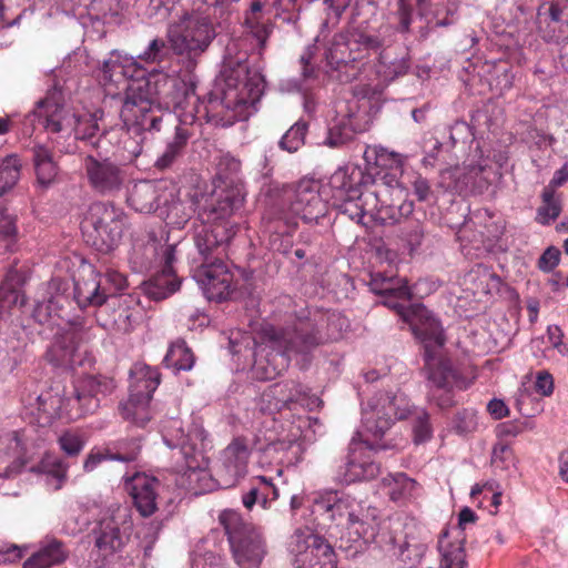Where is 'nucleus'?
I'll use <instances>...</instances> for the list:
<instances>
[{"label": "nucleus", "instance_id": "nucleus-2", "mask_svg": "<svg viewBox=\"0 0 568 568\" xmlns=\"http://www.w3.org/2000/svg\"><path fill=\"white\" fill-rule=\"evenodd\" d=\"M312 514L316 521L318 532L333 537V529L344 517L347 518L349 529L362 539L365 545L375 544L382 550L395 549L396 539L389 530L378 529L376 523L378 510L369 505L365 506L351 496L337 497L336 493L321 496L314 500Z\"/></svg>", "mask_w": 568, "mask_h": 568}, {"label": "nucleus", "instance_id": "nucleus-13", "mask_svg": "<svg viewBox=\"0 0 568 568\" xmlns=\"http://www.w3.org/2000/svg\"><path fill=\"white\" fill-rule=\"evenodd\" d=\"M215 20L207 13H199L186 27L172 33L170 43L173 51L187 59V69H194L196 59L204 53L215 38Z\"/></svg>", "mask_w": 568, "mask_h": 568}, {"label": "nucleus", "instance_id": "nucleus-3", "mask_svg": "<svg viewBox=\"0 0 568 568\" xmlns=\"http://www.w3.org/2000/svg\"><path fill=\"white\" fill-rule=\"evenodd\" d=\"M160 74L163 72L146 75L142 68V73L130 79L125 88L120 118L128 132L134 136H142L145 132H160L162 123L172 126L175 122L172 112H165L160 106Z\"/></svg>", "mask_w": 568, "mask_h": 568}, {"label": "nucleus", "instance_id": "nucleus-41", "mask_svg": "<svg viewBox=\"0 0 568 568\" xmlns=\"http://www.w3.org/2000/svg\"><path fill=\"white\" fill-rule=\"evenodd\" d=\"M304 395L305 390L302 384L294 381H287L271 385L263 392L262 399L267 402L275 399L274 409L278 410L290 403L297 402Z\"/></svg>", "mask_w": 568, "mask_h": 568}, {"label": "nucleus", "instance_id": "nucleus-20", "mask_svg": "<svg viewBox=\"0 0 568 568\" xmlns=\"http://www.w3.org/2000/svg\"><path fill=\"white\" fill-rule=\"evenodd\" d=\"M444 345H429L424 347V362L429 383V400L440 408L453 404L450 388L456 381V372L449 361L439 356Z\"/></svg>", "mask_w": 568, "mask_h": 568}, {"label": "nucleus", "instance_id": "nucleus-55", "mask_svg": "<svg viewBox=\"0 0 568 568\" xmlns=\"http://www.w3.org/2000/svg\"><path fill=\"white\" fill-rule=\"evenodd\" d=\"M426 550L427 546L425 544L406 540L400 546L398 557L407 568H416L420 564Z\"/></svg>", "mask_w": 568, "mask_h": 568}, {"label": "nucleus", "instance_id": "nucleus-40", "mask_svg": "<svg viewBox=\"0 0 568 568\" xmlns=\"http://www.w3.org/2000/svg\"><path fill=\"white\" fill-rule=\"evenodd\" d=\"M448 531L444 530L437 544L440 554L439 568H466V550L465 540L459 539L456 541L447 540Z\"/></svg>", "mask_w": 568, "mask_h": 568}, {"label": "nucleus", "instance_id": "nucleus-12", "mask_svg": "<svg viewBox=\"0 0 568 568\" xmlns=\"http://www.w3.org/2000/svg\"><path fill=\"white\" fill-rule=\"evenodd\" d=\"M315 529L300 527L288 541V551L296 568H336L335 552L327 539Z\"/></svg>", "mask_w": 568, "mask_h": 568}, {"label": "nucleus", "instance_id": "nucleus-28", "mask_svg": "<svg viewBox=\"0 0 568 568\" xmlns=\"http://www.w3.org/2000/svg\"><path fill=\"white\" fill-rule=\"evenodd\" d=\"M160 481L144 474H136L125 483V489L132 497L138 511L149 517L158 509L156 497Z\"/></svg>", "mask_w": 568, "mask_h": 568}, {"label": "nucleus", "instance_id": "nucleus-6", "mask_svg": "<svg viewBox=\"0 0 568 568\" xmlns=\"http://www.w3.org/2000/svg\"><path fill=\"white\" fill-rule=\"evenodd\" d=\"M219 521L225 530L236 565L240 568H260L267 552L261 530L232 509L223 510Z\"/></svg>", "mask_w": 568, "mask_h": 568}, {"label": "nucleus", "instance_id": "nucleus-35", "mask_svg": "<svg viewBox=\"0 0 568 568\" xmlns=\"http://www.w3.org/2000/svg\"><path fill=\"white\" fill-rule=\"evenodd\" d=\"M164 203L160 207V216L165 223L175 229H182L190 221L194 213L192 200H180L175 197L173 190H168Z\"/></svg>", "mask_w": 568, "mask_h": 568}, {"label": "nucleus", "instance_id": "nucleus-43", "mask_svg": "<svg viewBox=\"0 0 568 568\" xmlns=\"http://www.w3.org/2000/svg\"><path fill=\"white\" fill-rule=\"evenodd\" d=\"M369 287L372 292L381 296L384 294H394L397 297L405 300H412L413 297L405 278L387 276L381 272L372 275Z\"/></svg>", "mask_w": 568, "mask_h": 568}, {"label": "nucleus", "instance_id": "nucleus-24", "mask_svg": "<svg viewBox=\"0 0 568 568\" xmlns=\"http://www.w3.org/2000/svg\"><path fill=\"white\" fill-rule=\"evenodd\" d=\"M250 452L242 438H235L222 454V464L217 470L223 487L233 486L246 471Z\"/></svg>", "mask_w": 568, "mask_h": 568}, {"label": "nucleus", "instance_id": "nucleus-32", "mask_svg": "<svg viewBox=\"0 0 568 568\" xmlns=\"http://www.w3.org/2000/svg\"><path fill=\"white\" fill-rule=\"evenodd\" d=\"M169 244H161L153 233H149L146 239L136 240L132 246L130 264L136 273L148 271L158 260L163 264V248Z\"/></svg>", "mask_w": 568, "mask_h": 568}, {"label": "nucleus", "instance_id": "nucleus-63", "mask_svg": "<svg viewBox=\"0 0 568 568\" xmlns=\"http://www.w3.org/2000/svg\"><path fill=\"white\" fill-rule=\"evenodd\" d=\"M414 440L415 443H424L432 436V427L429 424V416L426 412L420 410L417 413L414 426Z\"/></svg>", "mask_w": 568, "mask_h": 568}, {"label": "nucleus", "instance_id": "nucleus-30", "mask_svg": "<svg viewBox=\"0 0 568 568\" xmlns=\"http://www.w3.org/2000/svg\"><path fill=\"white\" fill-rule=\"evenodd\" d=\"M168 189L161 183L152 181H140L135 183L128 196L129 205L140 213H151L160 210V200L164 199Z\"/></svg>", "mask_w": 568, "mask_h": 568}, {"label": "nucleus", "instance_id": "nucleus-38", "mask_svg": "<svg viewBox=\"0 0 568 568\" xmlns=\"http://www.w3.org/2000/svg\"><path fill=\"white\" fill-rule=\"evenodd\" d=\"M206 432L201 425L194 424L189 429L187 434L182 433L178 442L181 453L186 459L187 467L195 470L200 467L196 462L197 455H202L205 449Z\"/></svg>", "mask_w": 568, "mask_h": 568}, {"label": "nucleus", "instance_id": "nucleus-17", "mask_svg": "<svg viewBox=\"0 0 568 568\" xmlns=\"http://www.w3.org/2000/svg\"><path fill=\"white\" fill-rule=\"evenodd\" d=\"M113 387L112 379L102 376H87L80 379L68 396L63 395L62 416L78 419L87 414H93L100 406V396L111 393Z\"/></svg>", "mask_w": 568, "mask_h": 568}, {"label": "nucleus", "instance_id": "nucleus-59", "mask_svg": "<svg viewBox=\"0 0 568 568\" xmlns=\"http://www.w3.org/2000/svg\"><path fill=\"white\" fill-rule=\"evenodd\" d=\"M169 55V48L163 39H153L139 59L146 63L162 62Z\"/></svg>", "mask_w": 568, "mask_h": 568}, {"label": "nucleus", "instance_id": "nucleus-61", "mask_svg": "<svg viewBox=\"0 0 568 568\" xmlns=\"http://www.w3.org/2000/svg\"><path fill=\"white\" fill-rule=\"evenodd\" d=\"M452 427L458 435L474 432L477 427L475 413L466 409L458 412L452 422Z\"/></svg>", "mask_w": 568, "mask_h": 568}, {"label": "nucleus", "instance_id": "nucleus-29", "mask_svg": "<svg viewBox=\"0 0 568 568\" xmlns=\"http://www.w3.org/2000/svg\"><path fill=\"white\" fill-rule=\"evenodd\" d=\"M80 339L75 331L57 335L47 351V359L54 366L73 367L80 364Z\"/></svg>", "mask_w": 568, "mask_h": 568}, {"label": "nucleus", "instance_id": "nucleus-14", "mask_svg": "<svg viewBox=\"0 0 568 568\" xmlns=\"http://www.w3.org/2000/svg\"><path fill=\"white\" fill-rule=\"evenodd\" d=\"M383 304L396 311V313L408 323L416 338L420 341L423 347L429 345H445L446 337L439 322L422 304H415L406 307L400 302L409 300L399 298L394 294H384Z\"/></svg>", "mask_w": 568, "mask_h": 568}, {"label": "nucleus", "instance_id": "nucleus-37", "mask_svg": "<svg viewBox=\"0 0 568 568\" xmlns=\"http://www.w3.org/2000/svg\"><path fill=\"white\" fill-rule=\"evenodd\" d=\"M264 3L261 0H252L250 8L244 14V27L246 32L256 41L260 52L265 49L266 41L271 33L270 24L263 17Z\"/></svg>", "mask_w": 568, "mask_h": 568}, {"label": "nucleus", "instance_id": "nucleus-62", "mask_svg": "<svg viewBox=\"0 0 568 568\" xmlns=\"http://www.w3.org/2000/svg\"><path fill=\"white\" fill-rule=\"evenodd\" d=\"M39 552L42 555V557H44L50 566L60 564L67 558V551L63 547V544L57 539L50 540L39 550Z\"/></svg>", "mask_w": 568, "mask_h": 568}, {"label": "nucleus", "instance_id": "nucleus-42", "mask_svg": "<svg viewBox=\"0 0 568 568\" xmlns=\"http://www.w3.org/2000/svg\"><path fill=\"white\" fill-rule=\"evenodd\" d=\"M480 165L455 166L445 169L440 172V184L447 189V180H450L448 187L458 193L468 190L473 180L481 173Z\"/></svg>", "mask_w": 568, "mask_h": 568}, {"label": "nucleus", "instance_id": "nucleus-25", "mask_svg": "<svg viewBox=\"0 0 568 568\" xmlns=\"http://www.w3.org/2000/svg\"><path fill=\"white\" fill-rule=\"evenodd\" d=\"M566 1L545 0L537 9V26L542 38L550 42L568 31V20L565 19Z\"/></svg>", "mask_w": 568, "mask_h": 568}, {"label": "nucleus", "instance_id": "nucleus-5", "mask_svg": "<svg viewBox=\"0 0 568 568\" xmlns=\"http://www.w3.org/2000/svg\"><path fill=\"white\" fill-rule=\"evenodd\" d=\"M241 163L230 155L220 158L216 164L215 186L205 199L203 216L207 220L234 215L242 209L245 192L237 178Z\"/></svg>", "mask_w": 568, "mask_h": 568}, {"label": "nucleus", "instance_id": "nucleus-15", "mask_svg": "<svg viewBox=\"0 0 568 568\" xmlns=\"http://www.w3.org/2000/svg\"><path fill=\"white\" fill-rule=\"evenodd\" d=\"M133 528L131 509L129 506H116L110 509V514L105 516L94 530L95 548L98 555L102 557L100 566L105 560L121 550L128 541Z\"/></svg>", "mask_w": 568, "mask_h": 568}, {"label": "nucleus", "instance_id": "nucleus-9", "mask_svg": "<svg viewBox=\"0 0 568 568\" xmlns=\"http://www.w3.org/2000/svg\"><path fill=\"white\" fill-rule=\"evenodd\" d=\"M203 212L204 204L199 210L203 225L194 235L195 247L202 257L201 267L224 262L230 242L237 231V224L230 220L231 216L207 220Z\"/></svg>", "mask_w": 568, "mask_h": 568}, {"label": "nucleus", "instance_id": "nucleus-60", "mask_svg": "<svg viewBox=\"0 0 568 568\" xmlns=\"http://www.w3.org/2000/svg\"><path fill=\"white\" fill-rule=\"evenodd\" d=\"M353 132L354 129L352 124L342 121L329 129L326 144L332 148L339 146L352 139Z\"/></svg>", "mask_w": 568, "mask_h": 568}, {"label": "nucleus", "instance_id": "nucleus-53", "mask_svg": "<svg viewBox=\"0 0 568 568\" xmlns=\"http://www.w3.org/2000/svg\"><path fill=\"white\" fill-rule=\"evenodd\" d=\"M265 457H268L277 463H291L288 453L296 454L300 450V445L292 440H277L267 444L261 448Z\"/></svg>", "mask_w": 568, "mask_h": 568}, {"label": "nucleus", "instance_id": "nucleus-1", "mask_svg": "<svg viewBox=\"0 0 568 568\" xmlns=\"http://www.w3.org/2000/svg\"><path fill=\"white\" fill-rule=\"evenodd\" d=\"M347 320L337 313H314L297 316L292 325L267 332L272 352L267 354L268 366L265 379H272L288 365L296 361L300 368L305 369L312 362L313 351L321 345L337 341Z\"/></svg>", "mask_w": 568, "mask_h": 568}, {"label": "nucleus", "instance_id": "nucleus-44", "mask_svg": "<svg viewBox=\"0 0 568 568\" xmlns=\"http://www.w3.org/2000/svg\"><path fill=\"white\" fill-rule=\"evenodd\" d=\"M22 283L23 280L19 272L10 271L7 274L0 285V315H7L9 310L17 304H24V296L19 290Z\"/></svg>", "mask_w": 568, "mask_h": 568}, {"label": "nucleus", "instance_id": "nucleus-48", "mask_svg": "<svg viewBox=\"0 0 568 568\" xmlns=\"http://www.w3.org/2000/svg\"><path fill=\"white\" fill-rule=\"evenodd\" d=\"M383 486L387 488V495L393 501L404 500L410 497L417 486V483L407 477L404 473L388 475L384 477Z\"/></svg>", "mask_w": 568, "mask_h": 568}, {"label": "nucleus", "instance_id": "nucleus-49", "mask_svg": "<svg viewBox=\"0 0 568 568\" xmlns=\"http://www.w3.org/2000/svg\"><path fill=\"white\" fill-rule=\"evenodd\" d=\"M194 362L195 358L192 351L183 341L173 343L163 359L166 367H173L176 371H190Z\"/></svg>", "mask_w": 568, "mask_h": 568}, {"label": "nucleus", "instance_id": "nucleus-8", "mask_svg": "<svg viewBox=\"0 0 568 568\" xmlns=\"http://www.w3.org/2000/svg\"><path fill=\"white\" fill-rule=\"evenodd\" d=\"M28 118H33V121L37 120L49 132L74 133V138L80 140L91 139L99 130L98 123L93 118L78 116L58 103L54 98L40 100Z\"/></svg>", "mask_w": 568, "mask_h": 568}, {"label": "nucleus", "instance_id": "nucleus-27", "mask_svg": "<svg viewBox=\"0 0 568 568\" xmlns=\"http://www.w3.org/2000/svg\"><path fill=\"white\" fill-rule=\"evenodd\" d=\"M408 68L409 64L405 58H394L389 51H383L379 54L378 62L375 64V72L379 79V83L376 85H363L359 90V94L367 99L379 95L389 82L404 75Z\"/></svg>", "mask_w": 568, "mask_h": 568}, {"label": "nucleus", "instance_id": "nucleus-7", "mask_svg": "<svg viewBox=\"0 0 568 568\" xmlns=\"http://www.w3.org/2000/svg\"><path fill=\"white\" fill-rule=\"evenodd\" d=\"M128 226L125 213L111 203L91 204L82 223L87 242L101 253H109L122 241Z\"/></svg>", "mask_w": 568, "mask_h": 568}, {"label": "nucleus", "instance_id": "nucleus-4", "mask_svg": "<svg viewBox=\"0 0 568 568\" xmlns=\"http://www.w3.org/2000/svg\"><path fill=\"white\" fill-rule=\"evenodd\" d=\"M224 88L221 106L225 113L221 118L223 125L247 120L263 93V77L251 70L246 60L230 59L224 63Z\"/></svg>", "mask_w": 568, "mask_h": 568}, {"label": "nucleus", "instance_id": "nucleus-64", "mask_svg": "<svg viewBox=\"0 0 568 568\" xmlns=\"http://www.w3.org/2000/svg\"><path fill=\"white\" fill-rule=\"evenodd\" d=\"M413 194L416 196L419 202H430L436 200L435 193L432 190L429 181L417 174L412 181Z\"/></svg>", "mask_w": 568, "mask_h": 568}, {"label": "nucleus", "instance_id": "nucleus-16", "mask_svg": "<svg viewBox=\"0 0 568 568\" xmlns=\"http://www.w3.org/2000/svg\"><path fill=\"white\" fill-rule=\"evenodd\" d=\"M288 206V211L294 215H300L307 223L318 221L325 216L326 206L311 182H302L295 189L287 187L283 191L280 202L272 205L270 215L287 216L284 207Z\"/></svg>", "mask_w": 568, "mask_h": 568}, {"label": "nucleus", "instance_id": "nucleus-56", "mask_svg": "<svg viewBox=\"0 0 568 568\" xmlns=\"http://www.w3.org/2000/svg\"><path fill=\"white\" fill-rule=\"evenodd\" d=\"M306 123H295L292 125L280 141V146L290 153L296 152L303 144L306 134Z\"/></svg>", "mask_w": 568, "mask_h": 568}, {"label": "nucleus", "instance_id": "nucleus-18", "mask_svg": "<svg viewBox=\"0 0 568 568\" xmlns=\"http://www.w3.org/2000/svg\"><path fill=\"white\" fill-rule=\"evenodd\" d=\"M82 169L88 185L102 196L118 194L128 181L125 168L110 158L88 154L82 159Z\"/></svg>", "mask_w": 568, "mask_h": 568}, {"label": "nucleus", "instance_id": "nucleus-31", "mask_svg": "<svg viewBox=\"0 0 568 568\" xmlns=\"http://www.w3.org/2000/svg\"><path fill=\"white\" fill-rule=\"evenodd\" d=\"M201 268L207 298L217 302L226 300L232 293L233 275L227 270L225 261Z\"/></svg>", "mask_w": 568, "mask_h": 568}, {"label": "nucleus", "instance_id": "nucleus-11", "mask_svg": "<svg viewBox=\"0 0 568 568\" xmlns=\"http://www.w3.org/2000/svg\"><path fill=\"white\" fill-rule=\"evenodd\" d=\"M159 384L158 369L142 363L135 364L131 369L129 398L120 405L122 417L139 427H144L151 419L149 403Z\"/></svg>", "mask_w": 568, "mask_h": 568}, {"label": "nucleus", "instance_id": "nucleus-58", "mask_svg": "<svg viewBox=\"0 0 568 568\" xmlns=\"http://www.w3.org/2000/svg\"><path fill=\"white\" fill-rule=\"evenodd\" d=\"M192 122H183L182 119H178L176 122L172 124V126H166L164 123L161 124L162 130H173L174 135L171 141L168 142L166 146L182 153L184 148L187 144L190 139V132L186 128V124H191Z\"/></svg>", "mask_w": 568, "mask_h": 568}, {"label": "nucleus", "instance_id": "nucleus-23", "mask_svg": "<svg viewBox=\"0 0 568 568\" xmlns=\"http://www.w3.org/2000/svg\"><path fill=\"white\" fill-rule=\"evenodd\" d=\"M332 183L339 189L341 203L337 206L341 213L353 221L361 222L366 212L367 197L375 196V193H363L358 186L348 181L345 172L335 173Z\"/></svg>", "mask_w": 568, "mask_h": 568}, {"label": "nucleus", "instance_id": "nucleus-22", "mask_svg": "<svg viewBox=\"0 0 568 568\" xmlns=\"http://www.w3.org/2000/svg\"><path fill=\"white\" fill-rule=\"evenodd\" d=\"M162 271L143 284L145 295L154 301H162L180 288L181 281L175 275L173 263L175 262V245H168L162 253Z\"/></svg>", "mask_w": 568, "mask_h": 568}, {"label": "nucleus", "instance_id": "nucleus-39", "mask_svg": "<svg viewBox=\"0 0 568 568\" xmlns=\"http://www.w3.org/2000/svg\"><path fill=\"white\" fill-rule=\"evenodd\" d=\"M257 484L252 485L250 489L242 495L243 506L251 510L256 504L263 509H270L272 503L278 497L277 488L272 484L271 479L264 476L256 478Z\"/></svg>", "mask_w": 568, "mask_h": 568}, {"label": "nucleus", "instance_id": "nucleus-50", "mask_svg": "<svg viewBox=\"0 0 568 568\" xmlns=\"http://www.w3.org/2000/svg\"><path fill=\"white\" fill-rule=\"evenodd\" d=\"M490 463L496 473H509L516 470L517 460L510 445L499 440L493 447Z\"/></svg>", "mask_w": 568, "mask_h": 568}, {"label": "nucleus", "instance_id": "nucleus-45", "mask_svg": "<svg viewBox=\"0 0 568 568\" xmlns=\"http://www.w3.org/2000/svg\"><path fill=\"white\" fill-rule=\"evenodd\" d=\"M64 389L60 385L50 387L37 397V409L47 422L62 416Z\"/></svg>", "mask_w": 568, "mask_h": 568}, {"label": "nucleus", "instance_id": "nucleus-34", "mask_svg": "<svg viewBox=\"0 0 568 568\" xmlns=\"http://www.w3.org/2000/svg\"><path fill=\"white\" fill-rule=\"evenodd\" d=\"M142 73V67L133 57L122 55L113 51L108 60L102 64V77L105 82L119 84L121 81L130 79Z\"/></svg>", "mask_w": 568, "mask_h": 568}, {"label": "nucleus", "instance_id": "nucleus-33", "mask_svg": "<svg viewBox=\"0 0 568 568\" xmlns=\"http://www.w3.org/2000/svg\"><path fill=\"white\" fill-rule=\"evenodd\" d=\"M106 304L112 306V324L116 331L128 333L139 320L141 310L138 301L131 295L110 294Z\"/></svg>", "mask_w": 568, "mask_h": 568}, {"label": "nucleus", "instance_id": "nucleus-57", "mask_svg": "<svg viewBox=\"0 0 568 568\" xmlns=\"http://www.w3.org/2000/svg\"><path fill=\"white\" fill-rule=\"evenodd\" d=\"M58 445L68 457H77L83 450L85 440L81 434L67 430L59 436Z\"/></svg>", "mask_w": 568, "mask_h": 568}, {"label": "nucleus", "instance_id": "nucleus-52", "mask_svg": "<svg viewBox=\"0 0 568 568\" xmlns=\"http://www.w3.org/2000/svg\"><path fill=\"white\" fill-rule=\"evenodd\" d=\"M541 197L542 204L538 207L537 220L541 224H549L559 216L561 206L555 199V191L551 187H545Z\"/></svg>", "mask_w": 568, "mask_h": 568}, {"label": "nucleus", "instance_id": "nucleus-54", "mask_svg": "<svg viewBox=\"0 0 568 568\" xmlns=\"http://www.w3.org/2000/svg\"><path fill=\"white\" fill-rule=\"evenodd\" d=\"M68 467L64 460L50 453L44 454L38 465L40 471L51 475L58 480L57 489L61 487L62 481L67 478Z\"/></svg>", "mask_w": 568, "mask_h": 568}, {"label": "nucleus", "instance_id": "nucleus-47", "mask_svg": "<svg viewBox=\"0 0 568 568\" xmlns=\"http://www.w3.org/2000/svg\"><path fill=\"white\" fill-rule=\"evenodd\" d=\"M22 162L17 154L0 159V197L11 191L21 176Z\"/></svg>", "mask_w": 568, "mask_h": 568}, {"label": "nucleus", "instance_id": "nucleus-26", "mask_svg": "<svg viewBox=\"0 0 568 568\" xmlns=\"http://www.w3.org/2000/svg\"><path fill=\"white\" fill-rule=\"evenodd\" d=\"M73 282V297L80 308L101 306L106 303L110 294L105 293L100 275L91 266L79 272Z\"/></svg>", "mask_w": 568, "mask_h": 568}, {"label": "nucleus", "instance_id": "nucleus-46", "mask_svg": "<svg viewBox=\"0 0 568 568\" xmlns=\"http://www.w3.org/2000/svg\"><path fill=\"white\" fill-rule=\"evenodd\" d=\"M267 219L268 230L272 233L271 245L273 250L287 254L292 248V235L286 225L288 216L275 215L272 217L268 211Z\"/></svg>", "mask_w": 568, "mask_h": 568}, {"label": "nucleus", "instance_id": "nucleus-51", "mask_svg": "<svg viewBox=\"0 0 568 568\" xmlns=\"http://www.w3.org/2000/svg\"><path fill=\"white\" fill-rule=\"evenodd\" d=\"M140 438L121 439L110 447V460L135 462L141 453Z\"/></svg>", "mask_w": 568, "mask_h": 568}, {"label": "nucleus", "instance_id": "nucleus-19", "mask_svg": "<svg viewBox=\"0 0 568 568\" xmlns=\"http://www.w3.org/2000/svg\"><path fill=\"white\" fill-rule=\"evenodd\" d=\"M162 79L159 83L161 89V102L166 108H173L175 121L182 119L183 122H193L201 111L200 98L195 93V83L192 79L185 81L178 77L166 73L160 74Z\"/></svg>", "mask_w": 568, "mask_h": 568}, {"label": "nucleus", "instance_id": "nucleus-10", "mask_svg": "<svg viewBox=\"0 0 568 568\" xmlns=\"http://www.w3.org/2000/svg\"><path fill=\"white\" fill-rule=\"evenodd\" d=\"M412 413V405L402 392L376 393L363 408L366 432L375 439H382L395 420L405 419Z\"/></svg>", "mask_w": 568, "mask_h": 568}, {"label": "nucleus", "instance_id": "nucleus-21", "mask_svg": "<svg viewBox=\"0 0 568 568\" xmlns=\"http://www.w3.org/2000/svg\"><path fill=\"white\" fill-rule=\"evenodd\" d=\"M381 439L371 440L368 438L361 443L352 439L345 463L339 466L337 479L343 484H352L361 480H371L379 474V465L364 456L363 445L369 450H384L392 448L386 443H379Z\"/></svg>", "mask_w": 568, "mask_h": 568}, {"label": "nucleus", "instance_id": "nucleus-36", "mask_svg": "<svg viewBox=\"0 0 568 568\" xmlns=\"http://www.w3.org/2000/svg\"><path fill=\"white\" fill-rule=\"evenodd\" d=\"M22 332L12 329L6 337L0 336V369L13 372L22 362L27 342Z\"/></svg>", "mask_w": 568, "mask_h": 568}]
</instances>
